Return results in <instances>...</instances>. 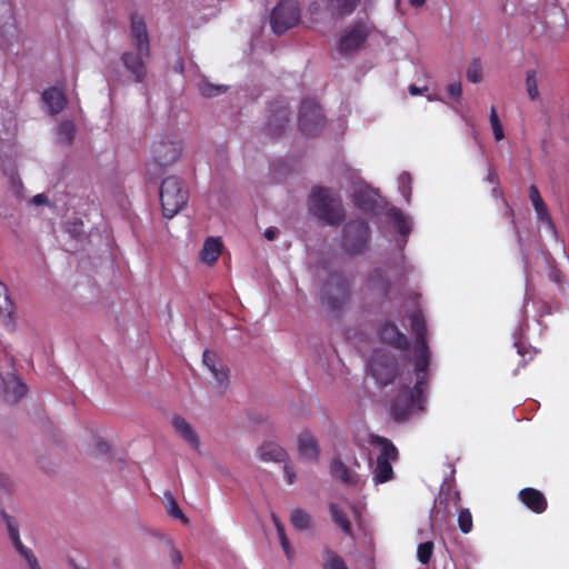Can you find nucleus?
Segmentation results:
<instances>
[{
    "label": "nucleus",
    "instance_id": "1",
    "mask_svg": "<svg viewBox=\"0 0 569 569\" xmlns=\"http://www.w3.org/2000/svg\"><path fill=\"white\" fill-rule=\"evenodd\" d=\"M130 39L133 50L123 52L120 59L134 81L142 82L147 77L146 61L150 57V43L146 23L139 17L131 19Z\"/></svg>",
    "mask_w": 569,
    "mask_h": 569
},
{
    "label": "nucleus",
    "instance_id": "2",
    "mask_svg": "<svg viewBox=\"0 0 569 569\" xmlns=\"http://www.w3.org/2000/svg\"><path fill=\"white\" fill-rule=\"evenodd\" d=\"M426 370L416 367L415 386H405L391 401L390 416L396 422H405L412 415L423 411L425 391L427 389Z\"/></svg>",
    "mask_w": 569,
    "mask_h": 569
},
{
    "label": "nucleus",
    "instance_id": "3",
    "mask_svg": "<svg viewBox=\"0 0 569 569\" xmlns=\"http://www.w3.org/2000/svg\"><path fill=\"white\" fill-rule=\"evenodd\" d=\"M189 191L183 181L177 176L164 178L160 186V201L163 216L168 219L174 217L187 204Z\"/></svg>",
    "mask_w": 569,
    "mask_h": 569
},
{
    "label": "nucleus",
    "instance_id": "4",
    "mask_svg": "<svg viewBox=\"0 0 569 569\" xmlns=\"http://www.w3.org/2000/svg\"><path fill=\"white\" fill-rule=\"evenodd\" d=\"M309 207L315 216L328 224H338L345 217L340 198L329 189L315 190Z\"/></svg>",
    "mask_w": 569,
    "mask_h": 569
},
{
    "label": "nucleus",
    "instance_id": "5",
    "mask_svg": "<svg viewBox=\"0 0 569 569\" xmlns=\"http://www.w3.org/2000/svg\"><path fill=\"white\" fill-rule=\"evenodd\" d=\"M350 296L348 281L339 274H333L325 283L320 292V301L328 311L338 313L347 305Z\"/></svg>",
    "mask_w": 569,
    "mask_h": 569
},
{
    "label": "nucleus",
    "instance_id": "6",
    "mask_svg": "<svg viewBox=\"0 0 569 569\" xmlns=\"http://www.w3.org/2000/svg\"><path fill=\"white\" fill-rule=\"evenodd\" d=\"M373 26L368 19H360L343 29L339 37L338 50L351 54L361 50L372 32Z\"/></svg>",
    "mask_w": 569,
    "mask_h": 569
},
{
    "label": "nucleus",
    "instance_id": "7",
    "mask_svg": "<svg viewBox=\"0 0 569 569\" xmlns=\"http://www.w3.org/2000/svg\"><path fill=\"white\" fill-rule=\"evenodd\" d=\"M300 20V9L296 0H282L272 11L271 24L274 33L281 34Z\"/></svg>",
    "mask_w": 569,
    "mask_h": 569
},
{
    "label": "nucleus",
    "instance_id": "8",
    "mask_svg": "<svg viewBox=\"0 0 569 569\" xmlns=\"http://www.w3.org/2000/svg\"><path fill=\"white\" fill-rule=\"evenodd\" d=\"M369 368L372 377L382 386L389 385L397 373L393 356L383 350H376L372 353Z\"/></svg>",
    "mask_w": 569,
    "mask_h": 569
},
{
    "label": "nucleus",
    "instance_id": "9",
    "mask_svg": "<svg viewBox=\"0 0 569 569\" xmlns=\"http://www.w3.org/2000/svg\"><path fill=\"white\" fill-rule=\"evenodd\" d=\"M182 151L181 141L169 137L154 141L152 146L153 160L160 167L174 164L180 159Z\"/></svg>",
    "mask_w": 569,
    "mask_h": 569
},
{
    "label": "nucleus",
    "instance_id": "10",
    "mask_svg": "<svg viewBox=\"0 0 569 569\" xmlns=\"http://www.w3.org/2000/svg\"><path fill=\"white\" fill-rule=\"evenodd\" d=\"M369 228L365 221L349 222L343 229L342 246L350 253H360L368 246Z\"/></svg>",
    "mask_w": 569,
    "mask_h": 569
},
{
    "label": "nucleus",
    "instance_id": "11",
    "mask_svg": "<svg viewBox=\"0 0 569 569\" xmlns=\"http://www.w3.org/2000/svg\"><path fill=\"white\" fill-rule=\"evenodd\" d=\"M325 124L319 104L313 100H305L301 104L299 114L300 130L306 134H312Z\"/></svg>",
    "mask_w": 569,
    "mask_h": 569
},
{
    "label": "nucleus",
    "instance_id": "12",
    "mask_svg": "<svg viewBox=\"0 0 569 569\" xmlns=\"http://www.w3.org/2000/svg\"><path fill=\"white\" fill-rule=\"evenodd\" d=\"M411 327L417 337L415 347V362L419 369H427L429 365V350L425 340L426 322L421 313L411 316Z\"/></svg>",
    "mask_w": 569,
    "mask_h": 569
},
{
    "label": "nucleus",
    "instance_id": "13",
    "mask_svg": "<svg viewBox=\"0 0 569 569\" xmlns=\"http://www.w3.org/2000/svg\"><path fill=\"white\" fill-rule=\"evenodd\" d=\"M0 388L10 402L19 401L27 393V386L11 371L9 365L0 370Z\"/></svg>",
    "mask_w": 569,
    "mask_h": 569
},
{
    "label": "nucleus",
    "instance_id": "14",
    "mask_svg": "<svg viewBox=\"0 0 569 569\" xmlns=\"http://www.w3.org/2000/svg\"><path fill=\"white\" fill-rule=\"evenodd\" d=\"M171 425L176 433L186 441L193 450L200 451V438L196 429L182 417L174 416Z\"/></svg>",
    "mask_w": 569,
    "mask_h": 569
},
{
    "label": "nucleus",
    "instance_id": "15",
    "mask_svg": "<svg viewBox=\"0 0 569 569\" xmlns=\"http://www.w3.org/2000/svg\"><path fill=\"white\" fill-rule=\"evenodd\" d=\"M256 456L261 462L264 463H280L286 462L288 453L286 450L276 442L267 441L260 445L256 450Z\"/></svg>",
    "mask_w": 569,
    "mask_h": 569
},
{
    "label": "nucleus",
    "instance_id": "16",
    "mask_svg": "<svg viewBox=\"0 0 569 569\" xmlns=\"http://www.w3.org/2000/svg\"><path fill=\"white\" fill-rule=\"evenodd\" d=\"M202 362L208 368V370L211 372V375L216 379V381L221 387H224L229 379V370L221 362V360L218 358V356L214 352L206 350L202 356Z\"/></svg>",
    "mask_w": 569,
    "mask_h": 569
},
{
    "label": "nucleus",
    "instance_id": "17",
    "mask_svg": "<svg viewBox=\"0 0 569 569\" xmlns=\"http://www.w3.org/2000/svg\"><path fill=\"white\" fill-rule=\"evenodd\" d=\"M378 333L382 341L396 347L397 349L402 350L408 347V340H407L406 336L399 331V329L397 328V326L395 323L385 322L379 328Z\"/></svg>",
    "mask_w": 569,
    "mask_h": 569
},
{
    "label": "nucleus",
    "instance_id": "18",
    "mask_svg": "<svg viewBox=\"0 0 569 569\" xmlns=\"http://www.w3.org/2000/svg\"><path fill=\"white\" fill-rule=\"evenodd\" d=\"M298 450L302 459L308 461H317L319 458V446L312 433L303 431L298 438Z\"/></svg>",
    "mask_w": 569,
    "mask_h": 569
},
{
    "label": "nucleus",
    "instance_id": "19",
    "mask_svg": "<svg viewBox=\"0 0 569 569\" xmlns=\"http://www.w3.org/2000/svg\"><path fill=\"white\" fill-rule=\"evenodd\" d=\"M368 441L373 448L379 450L377 459L387 461L398 460V450L389 439L378 435H370Z\"/></svg>",
    "mask_w": 569,
    "mask_h": 569
},
{
    "label": "nucleus",
    "instance_id": "20",
    "mask_svg": "<svg viewBox=\"0 0 569 569\" xmlns=\"http://www.w3.org/2000/svg\"><path fill=\"white\" fill-rule=\"evenodd\" d=\"M521 501L533 512H543L547 508V500L542 492L533 488H526L519 492Z\"/></svg>",
    "mask_w": 569,
    "mask_h": 569
},
{
    "label": "nucleus",
    "instance_id": "21",
    "mask_svg": "<svg viewBox=\"0 0 569 569\" xmlns=\"http://www.w3.org/2000/svg\"><path fill=\"white\" fill-rule=\"evenodd\" d=\"M42 100L50 114L59 113L66 106L64 93L58 88H50L42 93Z\"/></svg>",
    "mask_w": 569,
    "mask_h": 569
},
{
    "label": "nucleus",
    "instance_id": "22",
    "mask_svg": "<svg viewBox=\"0 0 569 569\" xmlns=\"http://www.w3.org/2000/svg\"><path fill=\"white\" fill-rule=\"evenodd\" d=\"M289 519L292 527L299 531H311L315 527L311 516L300 508L292 509Z\"/></svg>",
    "mask_w": 569,
    "mask_h": 569
},
{
    "label": "nucleus",
    "instance_id": "23",
    "mask_svg": "<svg viewBox=\"0 0 569 569\" xmlns=\"http://www.w3.org/2000/svg\"><path fill=\"white\" fill-rule=\"evenodd\" d=\"M331 473L335 478L346 485H355L358 481V476L351 471L341 460L335 459L330 466Z\"/></svg>",
    "mask_w": 569,
    "mask_h": 569
},
{
    "label": "nucleus",
    "instance_id": "24",
    "mask_svg": "<svg viewBox=\"0 0 569 569\" xmlns=\"http://www.w3.org/2000/svg\"><path fill=\"white\" fill-rule=\"evenodd\" d=\"M14 303L9 296L7 286L0 281V320L9 322L14 313Z\"/></svg>",
    "mask_w": 569,
    "mask_h": 569
},
{
    "label": "nucleus",
    "instance_id": "25",
    "mask_svg": "<svg viewBox=\"0 0 569 569\" xmlns=\"http://www.w3.org/2000/svg\"><path fill=\"white\" fill-rule=\"evenodd\" d=\"M391 462L382 459L376 460L372 471V480L376 485L388 482L393 478L395 472Z\"/></svg>",
    "mask_w": 569,
    "mask_h": 569
},
{
    "label": "nucleus",
    "instance_id": "26",
    "mask_svg": "<svg viewBox=\"0 0 569 569\" xmlns=\"http://www.w3.org/2000/svg\"><path fill=\"white\" fill-rule=\"evenodd\" d=\"M221 242L219 239L209 238L200 251V259L207 264H212L221 252Z\"/></svg>",
    "mask_w": 569,
    "mask_h": 569
},
{
    "label": "nucleus",
    "instance_id": "27",
    "mask_svg": "<svg viewBox=\"0 0 569 569\" xmlns=\"http://www.w3.org/2000/svg\"><path fill=\"white\" fill-rule=\"evenodd\" d=\"M529 196H530V200H531L532 206L537 212L538 218L541 220H546L548 222V224L551 226L546 204H545L542 198L540 197V193L536 186H531L529 188Z\"/></svg>",
    "mask_w": 569,
    "mask_h": 569
},
{
    "label": "nucleus",
    "instance_id": "28",
    "mask_svg": "<svg viewBox=\"0 0 569 569\" xmlns=\"http://www.w3.org/2000/svg\"><path fill=\"white\" fill-rule=\"evenodd\" d=\"M329 512L331 520L347 535H351L352 528L346 513L336 505L330 503Z\"/></svg>",
    "mask_w": 569,
    "mask_h": 569
},
{
    "label": "nucleus",
    "instance_id": "29",
    "mask_svg": "<svg viewBox=\"0 0 569 569\" xmlns=\"http://www.w3.org/2000/svg\"><path fill=\"white\" fill-rule=\"evenodd\" d=\"M323 569H348L346 561L330 548L323 550Z\"/></svg>",
    "mask_w": 569,
    "mask_h": 569
},
{
    "label": "nucleus",
    "instance_id": "30",
    "mask_svg": "<svg viewBox=\"0 0 569 569\" xmlns=\"http://www.w3.org/2000/svg\"><path fill=\"white\" fill-rule=\"evenodd\" d=\"M273 525L277 530V535L280 541V545L288 558H291L293 556V549L291 548L289 540L286 536V530L283 523L279 520V518L276 515H271Z\"/></svg>",
    "mask_w": 569,
    "mask_h": 569
},
{
    "label": "nucleus",
    "instance_id": "31",
    "mask_svg": "<svg viewBox=\"0 0 569 569\" xmlns=\"http://www.w3.org/2000/svg\"><path fill=\"white\" fill-rule=\"evenodd\" d=\"M74 124L72 121H63L57 128L58 141L62 144H70L74 137Z\"/></svg>",
    "mask_w": 569,
    "mask_h": 569
},
{
    "label": "nucleus",
    "instance_id": "32",
    "mask_svg": "<svg viewBox=\"0 0 569 569\" xmlns=\"http://www.w3.org/2000/svg\"><path fill=\"white\" fill-rule=\"evenodd\" d=\"M200 93L206 98L217 97L227 91V86H217L208 81H201L199 84Z\"/></svg>",
    "mask_w": 569,
    "mask_h": 569
},
{
    "label": "nucleus",
    "instance_id": "33",
    "mask_svg": "<svg viewBox=\"0 0 569 569\" xmlns=\"http://www.w3.org/2000/svg\"><path fill=\"white\" fill-rule=\"evenodd\" d=\"M168 505H167V511L170 516L180 519L183 523H188V518L183 515V512L180 510L176 499L170 492L164 493Z\"/></svg>",
    "mask_w": 569,
    "mask_h": 569
},
{
    "label": "nucleus",
    "instance_id": "34",
    "mask_svg": "<svg viewBox=\"0 0 569 569\" xmlns=\"http://www.w3.org/2000/svg\"><path fill=\"white\" fill-rule=\"evenodd\" d=\"M526 88L529 97L535 100L539 97L537 73L535 70H529L526 77Z\"/></svg>",
    "mask_w": 569,
    "mask_h": 569
},
{
    "label": "nucleus",
    "instance_id": "35",
    "mask_svg": "<svg viewBox=\"0 0 569 569\" xmlns=\"http://www.w3.org/2000/svg\"><path fill=\"white\" fill-rule=\"evenodd\" d=\"M359 0H331V7L340 14L351 13Z\"/></svg>",
    "mask_w": 569,
    "mask_h": 569
},
{
    "label": "nucleus",
    "instance_id": "36",
    "mask_svg": "<svg viewBox=\"0 0 569 569\" xmlns=\"http://www.w3.org/2000/svg\"><path fill=\"white\" fill-rule=\"evenodd\" d=\"M489 120H490L491 129H492L496 140H498V141L502 140L505 134H503L502 126H501L499 117H498L497 109L495 107H491V109H490Z\"/></svg>",
    "mask_w": 569,
    "mask_h": 569
},
{
    "label": "nucleus",
    "instance_id": "37",
    "mask_svg": "<svg viewBox=\"0 0 569 569\" xmlns=\"http://www.w3.org/2000/svg\"><path fill=\"white\" fill-rule=\"evenodd\" d=\"M391 217L400 233L407 234L410 231V222L403 217L400 210L392 209Z\"/></svg>",
    "mask_w": 569,
    "mask_h": 569
},
{
    "label": "nucleus",
    "instance_id": "38",
    "mask_svg": "<svg viewBox=\"0 0 569 569\" xmlns=\"http://www.w3.org/2000/svg\"><path fill=\"white\" fill-rule=\"evenodd\" d=\"M459 528L463 533H468L472 529V516L468 509H462L458 516Z\"/></svg>",
    "mask_w": 569,
    "mask_h": 569
},
{
    "label": "nucleus",
    "instance_id": "39",
    "mask_svg": "<svg viewBox=\"0 0 569 569\" xmlns=\"http://www.w3.org/2000/svg\"><path fill=\"white\" fill-rule=\"evenodd\" d=\"M432 550L433 543L431 541L419 545L417 550L418 560L423 565L428 563L432 556Z\"/></svg>",
    "mask_w": 569,
    "mask_h": 569
},
{
    "label": "nucleus",
    "instance_id": "40",
    "mask_svg": "<svg viewBox=\"0 0 569 569\" xmlns=\"http://www.w3.org/2000/svg\"><path fill=\"white\" fill-rule=\"evenodd\" d=\"M398 183H399V189H400L401 193L403 194L406 200L409 201L410 196H411V188H410L411 177H410V174L407 172H402L398 178Z\"/></svg>",
    "mask_w": 569,
    "mask_h": 569
},
{
    "label": "nucleus",
    "instance_id": "41",
    "mask_svg": "<svg viewBox=\"0 0 569 569\" xmlns=\"http://www.w3.org/2000/svg\"><path fill=\"white\" fill-rule=\"evenodd\" d=\"M19 553L23 557L30 569H41L40 563L31 549L26 547L24 549H21Z\"/></svg>",
    "mask_w": 569,
    "mask_h": 569
},
{
    "label": "nucleus",
    "instance_id": "42",
    "mask_svg": "<svg viewBox=\"0 0 569 569\" xmlns=\"http://www.w3.org/2000/svg\"><path fill=\"white\" fill-rule=\"evenodd\" d=\"M442 505V498H439L438 503L435 507V510L432 511L431 519L432 523L437 525L440 521H445L446 517L441 515L440 506Z\"/></svg>",
    "mask_w": 569,
    "mask_h": 569
},
{
    "label": "nucleus",
    "instance_id": "43",
    "mask_svg": "<svg viewBox=\"0 0 569 569\" xmlns=\"http://www.w3.org/2000/svg\"><path fill=\"white\" fill-rule=\"evenodd\" d=\"M283 473L287 483L292 485L296 481L297 476L292 466L286 463L283 467Z\"/></svg>",
    "mask_w": 569,
    "mask_h": 569
},
{
    "label": "nucleus",
    "instance_id": "44",
    "mask_svg": "<svg viewBox=\"0 0 569 569\" xmlns=\"http://www.w3.org/2000/svg\"><path fill=\"white\" fill-rule=\"evenodd\" d=\"M467 78L470 82L477 83L481 80L482 74L480 69L478 68H470L467 72Z\"/></svg>",
    "mask_w": 569,
    "mask_h": 569
},
{
    "label": "nucleus",
    "instance_id": "45",
    "mask_svg": "<svg viewBox=\"0 0 569 569\" xmlns=\"http://www.w3.org/2000/svg\"><path fill=\"white\" fill-rule=\"evenodd\" d=\"M462 88L460 82H452L448 86V93L453 98H459L461 96Z\"/></svg>",
    "mask_w": 569,
    "mask_h": 569
},
{
    "label": "nucleus",
    "instance_id": "46",
    "mask_svg": "<svg viewBox=\"0 0 569 569\" xmlns=\"http://www.w3.org/2000/svg\"><path fill=\"white\" fill-rule=\"evenodd\" d=\"M279 119V121L284 122L288 121V110L286 108H280L278 110V116H273L270 120V124H274V122Z\"/></svg>",
    "mask_w": 569,
    "mask_h": 569
},
{
    "label": "nucleus",
    "instance_id": "47",
    "mask_svg": "<svg viewBox=\"0 0 569 569\" xmlns=\"http://www.w3.org/2000/svg\"><path fill=\"white\" fill-rule=\"evenodd\" d=\"M9 537L18 552L26 548V546L20 540L19 531L10 533Z\"/></svg>",
    "mask_w": 569,
    "mask_h": 569
},
{
    "label": "nucleus",
    "instance_id": "48",
    "mask_svg": "<svg viewBox=\"0 0 569 569\" xmlns=\"http://www.w3.org/2000/svg\"><path fill=\"white\" fill-rule=\"evenodd\" d=\"M170 560L174 566H179L182 562V555L173 547L170 550Z\"/></svg>",
    "mask_w": 569,
    "mask_h": 569
},
{
    "label": "nucleus",
    "instance_id": "49",
    "mask_svg": "<svg viewBox=\"0 0 569 569\" xmlns=\"http://www.w3.org/2000/svg\"><path fill=\"white\" fill-rule=\"evenodd\" d=\"M31 201L36 206H41V204H47L49 200L44 193H39V194H36Z\"/></svg>",
    "mask_w": 569,
    "mask_h": 569
},
{
    "label": "nucleus",
    "instance_id": "50",
    "mask_svg": "<svg viewBox=\"0 0 569 569\" xmlns=\"http://www.w3.org/2000/svg\"><path fill=\"white\" fill-rule=\"evenodd\" d=\"M279 233V230L278 228H274V227H270L268 228L266 231H264V237L269 240V241H272L277 238Z\"/></svg>",
    "mask_w": 569,
    "mask_h": 569
},
{
    "label": "nucleus",
    "instance_id": "51",
    "mask_svg": "<svg viewBox=\"0 0 569 569\" xmlns=\"http://www.w3.org/2000/svg\"><path fill=\"white\" fill-rule=\"evenodd\" d=\"M3 519L6 520L9 535L12 532L19 531L17 526L13 523V521L11 520V518L9 516L3 515Z\"/></svg>",
    "mask_w": 569,
    "mask_h": 569
},
{
    "label": "nucleus",
    "instance_id": "52",
    "mask_svg": "<svg viewBox=\"0 0 569 569\" xmlns=\"http://www.w3.org/2000/svg\"><path fill=\"white\" fill-rule=\"evenodd\" d=\"M3 519L6 520L9 535L12 532L19 531L17 526L13 523V521L11 520V518L9 516L3 515Z\"/></svg>",
    "mask_w": 569,
    "mask_h": 569
},
{
    "label": "nucleus",
    "instance_id": "53",
    "mask_svg": "<svg viewBox=\"0 0 569 569\" xmlns=\"http://www.w3.org/2000/svg\"><path fill=\"white\" fill-rule=\"evenodd\" d=\"M425 91H427V87H425V88H419V87H417L416 84H411V86L409 87V92H410V94H411V96H418V94H420V93H422V92H425Z\"/></svg>",
    "mask_w": 569,
    "mask_h": 569
},
{
    "label": "nucleus",
    "instance_id": "54",
    "mask_svg": "<svg viewBox=\"0 0 569 569\" xmlns=\"http://www.w3.org/2000/svg\"><path fill=\"white\" fill-rule=\"evenodd\" d=\"M487 179H488V181H489L490 183H496V182L498 181V176H497V173H496L495 171L490 170V171L488 172V177H487Z\"/></svg>",
    "mask_w": 569,
    "mask_h": 569
},
{
    "label": "nucleus",
    "instance_id": "55",
    "mask_svg": "<svg viewBox=\"0 0 569 569\" xmlns=\"http://www.w3.org/2000/svg\"><path fill=\"white\" fill-rule=\"evenodd\" d=\"M97 449L99 450L100 453H106L109 451V446L106 442H99Z\"/></svg>",
    "mask_w": 569,
    "mask_h": 569
},
{
    "label": "nucleus",
    "instance_id": "56",
    "mask_svg": "<svg viewBox=\"0 0 569 569\" xmlns=\"http://www.w3.org/2000/svg\"><path fill=\"white\" fill-rule=\"evenodd\" d=\"M409 1H410L411 6H413V7H421L426 2V0H409Z\"/></svg>",
    "mask_w": 569,
    "mask_h": 569
},
{
    "label": "nucleus",
    "instance_id": "57",
    "mask_svg": "<svg viewBox=\"0 0 569 569\" xmlns=\"http://www.w3.org/2000/svg\"><path fill=\"white\" fill-rule=\"evenodd\" d=\"M358 204L363 209V210H371V206L368 204V203H365L362 201H360V199H358Z\"/></svg>",
    "mask_w": 569,
    "mask_h": 569
}]
</instances>
